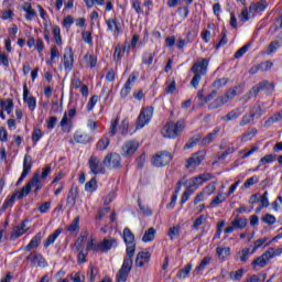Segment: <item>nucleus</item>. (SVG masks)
Masks as SVG:
<instances>
[{"instance_id": "de8ad7c7", "label": "nucleus", "mask_w": 282, "mask_h": 282, "mask_svg": "<svg viewBox=\"0 0 282 282\" xmlns=\"http://www.w3.org/2000/svg\"><path fill=\"white\" fill-rule=\"evenodd\" d=\"M53 36L57 45L63 43V39L61 37V28L58 25L53 26Z\"/></svg>"}, {"instance_id": "2f4dec72", "label": "nucleus", "mask_w": 282, "mask_h": 282, "mask_svg": "<svg viewBox=\"0 0 282 282\" xmlns=\"http://www.w3.org/2000/svg\"><path fill=\"white\" fill-rule=\"evenodd\" d=\"M191 270H193V264L188 263L186 264L183 269H181L176 276L177 279H186V276H188V274H191Z\"/></svg>"}, {"instance_id": "7ed1b4c3", "label": "nucleus", "mask_w": 282, "mask_h": 282, "mask_svg": "<svg viewBox=\"0 0 282 282\" xmlns=\"http://www.w3.org/2000/svg\"><path fill=\"white\" fill-rule=\"evenodd\" d=\"M265 113V108L261 102H256L250 109L249 113L242 116L239 124L240 127H246V124H252L254 120H259L261 116Z\"/></svg>"}, {"instance_id": "864d4df0", "label": "nucleus", "mask_w": 282, "mask_h": 282, "mask_svg": "<svg viewBox=\"0 0 282 282\" xmlns=\"http://www.w3.org/2000/svg\"><path fill=\"white\" fill-rule=\"evenodd\" d=\"M235 96H237V88H230L225 95H223V98H225V101L228 102L229 100H232Z\"/></svg>"}, {"instance_id": "39448f33", "label": "nucleus", "mask_w": 282, "mask_h": 282, "mask_svg": "<svg viewBox=\"0 0 282 282\" xmlns=\"http://www.w3.org/2000/svg\"><path fill=\"white\" fill-rule=\"evenodd\" d=\"M132 268H133V258H129L126 256L121 268L119 269V271L116 274V281L117 282H127V279H129V273L131 272Z\"/></svg>"}, {"instance_id": "72a5a7b5", "label": "nucleus", "mask_w": 282, "mask_h": 282, "mask_svg": "<svg viewBox=\"0 0 282 282\" xmlns=\"http://www.w3.org/2000/svg\"><path fill=\"white\" fill-rule=\"evenodd\" d=\"M281 113L276 112L264 122V127H272V124H276V122H281Z\"/></svg>"}, {"instance_id": "393cba45", "label": "nucleus", "mask_w": 282, "mask_h": 282, "mask_svg": "<svg viewBox=\"0 0 282 282\" xmlns=\"http://www.w3.org/2000/svg\"><path fill=\"white\" fill-rule=\"evenodd\" d=\"M61 232H63V229L57 228L53 234H51L44 241V248H50V246H52V243H54L56 239H58Z\"/></svg>"}, {"instance_id": "bb28decb", "label": "nucleus", "mask_w": 282, "mask_h": 282, "mask_svg": "<svg viewBox=\"0 0 282 282\" xmlns=\"http://www.w3.org/2000/svg\"><path fill=\"white\" fill-rule=\"evenodd\" d=\"M43 239V235L41 232H37L29 242V246L24 248L28 252L32 250L33 248H39V243H41V240Z\"/></svg>"}, {"instance_id": "cd10ccee", "label": "nucleus", "mask_w": 282, "mask_h": 282, "mask_svg": "<svg viewBox=\"0 0 282 282\" xmlns=\"http://www.w3.org/2000/svg\"><path fill=\"white\" fill-rule=\"evenodd\" d=\"M22 10L26 12V14L24 15L26 21H32L34 17H36V11L32 9V4L30 2H24Z\"/></svg>"}, {"instance_id": "1a4fd4ad", "label": "nucleus", "mask_w": 282, "mask_h": 282, "mask_svg": "<svg viewBox=\"0 0 282 282\" xmlns=\"http://www.w3.org/2000/svg\"><path fill=\"white\" fill-rule=\"evenodd\" d=\"M206 154L202 151L193 153L191 158L187 159V162L185 164L186 169H188L189 171H195V169H197V166H199V164L204 162Z\"/></svg>"}, {"instance_id": "473e14b6", "label": "nucleus", "mask_w": 282, "mask_h": 282, "mask_svg": "<svg viewBox=\"0 0 282 282\" xmlns=\"http://www.w3.org/2000/svg\"><path fill=\"white\" fill-rule=\"evenodd\" d=\"M227 101L224 96L217 97L212 104H209V109H219V107H224Z\"/></svg>"}, {"instance_id": "4d7b16f0", "label": "nucleus", "mask_w": 282, "mask_h": 282, "mask_svg": "<svg viewBox=\"0 0 282 282\" xmlns=\"http://www.w3.org/2000/svg\"><path fill=\"white\" fill-rule=\"evenodd\" d=\"M82 39L85 43H87L88 45H94V39L91 37V32L89 31H84L82 33Z\"/></svg>"}, {"instance_id": "8fccbe9b", "label": "nucleus", "mask_w": 282, "mask_h": 282, "mask_svg": "<svg viewBox=\"0 0 282 282\" xmlns=\"http://www.w3.org/2000/svg\"><path fill=\"white\" fill-rule=\"evenodd\" d=\"M207 265H210V257H205V258L200 261L199 265H197V267L195 268V271H196V272H202V270H205V268H206Z\"/></svg>"}, {"instance_id": "9b49d317", "label": "nucleus", "mask_w": 282, "mask_h": 282, "mask_svg": "<svg viewBox=\"0 0 282 282\" xmlns=\"http://www.w3.org/2000/svg\"><path fill=\"white\" fill-rule=\"evenodd\" d=\"M112 248H118V239L106 237L102 241L98 242L97 250H99V252H109Z\"/></svg>"}, {"instance_id": "603ef678", "label": "nucleus", "mask_w": 282, "mask_h": 282, "mask_svg": "<svg viewBox=\"0 0 282 282\" xmlns=\"http://www.w3.org/2000/svg\"><path fill=\"white\" fill-rule=\"evenodd\" d=\"M238 256L240 261H242V263H246V261H248V257H250V248L242 249L238 252Z\"/></svg>"}, {"instance_id": "f03ea898", "label": "nucleus", "mask_w": 282, "mask_h": 282, "mask_svg": "<svg viewBox=\"0 0 282 282\" xmlns=\"http://www.w3.org/2000/svg\"><path fill=\"white\" fill-rule=\"evenodd\" d=\"M186 129V122L180 119L176 123L173 121H167L161 130L163 138H169L170 140H175L182 131Z\"/></svg>"}, {"instance_id": "680f3d73", "label": "nucleus", "mask_w": 282, "mask_h": 282, "mask_svg": "<svg viewBox=\"0 0 282 282\" xmlns=\"http://www.w3.org/2000/svg\"><path fill=\"white\" fill-rule=\"evenodd\" d=\"M226 85H228V78H220L213 83L215 89H221V87H226Z\"/></svg>"}, {"instance_id": "09e8293b", "label": "nucleus", "mask_w": 282, "mask_h": 282, "mask_svg": "<svg viewBox=\"0 0 282 282\" xmlns=\"http://www.w3.org/2000/svg\"><path fill=\"white\" fill-rule=\"evenodd\" d=\"M119 131L121 133V135H127V133H129V120L128 119H123L119 126Z\"/></svg>"}, {"instance_id": "4be33fe9", "label": "nucleus", "mask_w": 282, "mask_h": 282, "mask_svg": "<svg viewBox=\"0 0 282 282\" xmlns=\"http://www.w3.org/2000/svg\"><path fill=\"white\" fill-rule=\"evenodd\" d=\"M25 224H28V220L22 221L20 225L13 228L11 234L12 239H19V237L25 235V231L28 230V226Z\"/></svg>"}, {"instance_id": "9d476101", "label": "nucleus", "mask_w": 282, "mask_h": 282, "mask_svg": "<svg viewBox=\"0 0 282 282\" xmlns=\"http://www.w3.org/2000/svg\"><path fill=\"white\" fill-rule=\"evenodd\" d=\"M88 165L93 175H105V163L100 162L96 156H90Z\"/></svg>"}, {"instance_id": "f8f14e48", "label": "nucleus", "mask_w": 282, "mask_h": 282, "mask_svg": "<svg viewBox=\"0 0 282 282\" xmlns=\"http://www.w3.org/2000/svg\"><path fill=\"white\" fill-rule=\"evenodd\" d=\"M140 143L135 140L126 141L122 145L121 155H123V158H131V155L138 151Z\"/></svg>"}, {"instance_id": "c756f323", "label": "nucleus", "mask_w": 282, "mask_h": 282, "mask_svg": "<svg viewBox=\"0 0 282 282\" xmlns=\"http://www.w3.org/2000/svg\"><path fill=\"white\" fill-rule=\"evenodd\" d=\"M217 133H219V129L213 130V132H209L205 138H203V140L200 141V144H203V147L210 144V142H213V140L217 138Z\"/></svg>"}, {"instance_id": "dca6fc26", "label": "nucleus", "mask_w": 282, "mask_h": 282, "mask_svg": "<svg viewBox=\"0 0 282 282\" xmlns=\"http://www.w3.org/2000/svg\"><path fill=\"white\" fill-rule=\"evenodd\" d=\"M208 180H210V174H200V175L189 180L188 187L192 191H195L198 186H202V184H204V182H208Z\"/></svg>"}, {"instance_id": "0eeeda50", "label": "nucleus", "mask_w": 282, "mask_h": 282, "mask_svg": "<svg viewBox=\"0 0 282 282\" xmlns=\"http://www.w3.org/2000/svg\"><path fill=\"white\" fill-rule=\"evenodd\" d=\"M276 256V251H274V248H269L264 253H262L260 257L254 259L251 262L252 268H265L271 259H274Z\"/></svg>"}, {"instance_id": "5fc2aeb1", "label": "nucleus", "mask_w": 282, "mask_h": 282, "mask_svg": "<svg viewBox=\"0 0 282 282\" xmlns=\"http://www.w3.org/2000/svg\"><path fill=\"white\" fill-rule=\"evenodd\" d=\"M279 47H281V42L280 41H273L269 44L268 46V54H274V52H276V50H279Z\"/></svg>"}, {"instance_id": "b1692460", "label": "nucleus", "mask_w": 282, "mask_h": 282, "mask_svg": "<svg viewBox=\"0 0 282 282\" xmlns=\"http://www.w3.org/2000/svg\"><path fill=\"white\" fill-rule=\"evenodd\" d=\"M78 197V187H70L67 198H66V204L68 206H76V198Z\"/></svg>"}, {"instance_id": "7c9ffc66", "label": "nucleus", "mask_w": 282, "mask_h": 282, "mask_svg": "<svg viewBox=\"0 0 282 282\" xmlns=\"http://www.w3.org/2000/svg\"><path fill=\"white\" fill-rule=\"evenodd\" d=\"M68 232H78L80 230V217L74 218L72 224L67 227Z\"/></svg>"}, {"instance_id": "58836bf2", "label": "nucleus", "mask_w": 282, "mask_h": 282, "mask_svg": "<svg viewBox=\"0 0 282 282\" xmlns=\"http://www.w3.org/2000/svg\"><path fill=\"white\" fill-rule=\"evenodd\" d=\"M202 140V134H196L192 137L187 143L184 145V149H193Z\"/></svg>"}, {"instance_id": "69168bd1", "label": "nucleus", "mask_w": 282, "mask_h": 282, "mask_svg": "<svg viewBox=\"0 0 282 282\" xmlns=\"http://www.w3.org/2000/svg\"><path fill=\"white\" fill-rule=\"evenodd\" d=\"M24 102H26L30 111H34V109H36V98L29 97V98L24 99Z\"/></svg>"}, {"instance_id": "f257e3e1", "label": "nucleus", "mask_w": 282, "mask_h": 282, "mask_svg": "<svg viewBox=\"0 0 282 282\" xmlns=\"http://www.w3.org/2000/svg\"><path fill=\"white\" fill-rule=\"evenodd\" d=\"M191 72L194 74L191 85L194 87V89H197V87H199V83L202 82V76H206V72H208V58L198 59L193 64Z\"/></svg>"}, {"instance_id": "79ce46f5", "label": "nucleus", "mask_w": 282, "mask_h": 282, "mask_svg": "<svg viewBox=\"0 0 282 282\" xmlns=\"http://www.w3.org/2000/svg\"><path fill=\"white\" fill-rule=\"evenodd\" d=\"M242 278H243V269H238L237 271H231L229 273V279H231V281H241Z\"/></svg>"}, {"instance_id": "37998d69", "label": "nucleus", "mask_w": 282, "mask_h": 282, "mask_svg": "<svg viewBox=\"0 0 282 282\" xmlns=\"http://www.w3.org/2000/svg\"><path fill=\"white\" fill-rule=\"evenodd\" d=\"M14 199H17V193H14L13 195L9 196L3 205H2V210H8V208H10L11 206H14Z\"/></svg>"}, {"instance_id": "e433bc0d", "label": "nucleus", "mask_w": 282, "mask_h": 282, "mask_svg": "<svg viewBox=\"0 0 282 282\" xmlns=\"http://www.w3.org/2000/svg\"><path fill=\"white\" fill-rule=\"evenodd\" d=\"M111 140L107 137H102L97 143L98 151H106L107 147H109Z\"/></svg>"}, {"instance_id": "e2e57ef3", "label": "nucleus", "mask_w": 282, "mask_h": 282, "mask_svg": "<svg viewBox=\"0 0 282 282\" xmlns=\"http://www.w3.org/2000/svg\"><path fill=\"white\" fill-rule=\"evenodd\" d=\"M258 65H259L260 72H270V69H272L274 64L270 61H267Z\"/></svg>"}, {"instance_id": "c85d7f7f", "label": "nucleus", "mask_w": 282, "mask_h": 282, "mask_svg": "<svg viewBox=\"0 0 282 282\" xmlns=\"http://www.w3.org/2000/svg\"><path fill=\"white\" fill-rule=\"evenodd\" d=\"M231 226H234V228L236 230H243V228H246L248 226V219L246 218H241L239 216H237L232 221H231Z\"/></svg>"}, {"instance_id": "20e7f679", "label": "nucleus", "mask_w": 282, "mask_h": 282, "mask_svg": "<svg viewBox=\"0 0 282 282\" xmlns=\"http://www.w3.org/2000/svg\"><path fill=\"white\" fill-rule=\"evenodd\" d=\"M123 240L127 246L126 257L132 258L135 256V236L129 228L123 229Z\"/></svg>"}, {"instance_id": "a19ab883", "label": "nucleus", "mask_w": 282, "mask_h": 282, "mask_svg": "<svg viewBox=\"0 0 282 282\" xmlns=\"http://www.w3.org/2000/svg\"><path fill=\"white\" fill-rule=\"evenodd\" d=\"M274 89V87L272 86V84H269L268 80L261 82L259 83L257 86H253L252 88L256 89L257 94H259V91H263V89Z\"/></svg>"}, {"instance_id": "338daca9", "label": "nucleus", "mask_w": 282, "mask_h": 282, "mask_svg": "<svg viewBox=\"0 0 282 282\" xmlns=\"http://www.w3.org/2000/svg\"><path fill=\"white\" fill-rule=\"evenodd\" d=\"M144 65H153V53H144L142 57Z\"/></svg>"}, {"instance_id": "6e6d98bb", "label": "nucleus", "mask_w": 282, "mask_h": 282, "mask_svg": "<svg viewBox=\"0 0 282 282\" xmlns=\"http://www.w3.org/2000/svg\"><path fill=\"white\" fill-rule=\"evenodd\" d=\"M254 184H259L258 176H251L243 183V188H250V186H254Z\"/></svg>"}, {"instance_id": "412c9836", "label": "nucleus", "mask_w": 282, "mask_h": 282, "mask_svg": "<svg viewBox=\"0 0 282 282\" xmlns=\"http://www.w3.org/2000/svg\"><path fill=\"white\" fill-rule=\"evenodd\" d=\"M59 127L64 133H69L72 131V127H74V122L69 117H67V112L64 113Z\"/></svg>"}, {"instance_id": "13d9d810", "label": "nucleus", "mask_w": 282, "mask_h": 282, "mask_svg": "<svg viewBox=\"0 0 282 282\" xmlns=\"http://www.w3.org/2000/svg\"><path fill=\"white\" fill-rule=\"evenodd\" d=\"M167 235L172 241H173V239H175V237H180V226H174V227L170 228L167 231Z\"/></svg>"}, {"instance_id": "6e6552de", "label": "nucleus", "mask_w": 282, "mask_h": 282, "mask_svg": "<svg viewBox=\"0 0 282 282\" xmlns=\"http://www.w3.org/2000/svg\"><path fill=\"white\" fill-rule=\"evenodd\" d=\"M171 160H173V155L169 151H161L153 155L152 164L156 166V169H162V166H167L171 164Z\"/></svg>"}, {"instance_id": "ea45409f", "label": "nucleus", "mask_w": 282, "mask_h": 282, "mask_svg": "<svg viewBox=\"0 0 282 282\" xmlns=\"http://www.w3.org/2000/svg\"><path fill=\"white\" fill-rule=\"evenodd\" d=\"M268 279V274L265 273H258L253 274L247 279L248 282H264Z\"/></svg>"}, {"instance_id": "a878e982", "label": "nucleus", "mask_w": 282, "mask_h": 282, "mask_svg": "<svg viewBox=\"0 0 282 282\" xmlns=\"http://www.w3.org/2000/svg\"><path fill=\"white\" fill-rule=\"evenodd\" d=\"M0 107L2 111H6L7 113H11L14 109V102L12 99H0Z\"/></svg>"}, {"instance_id": "2eb2a0df", "label": "nucleus", "mask_w": 282, "mask_h": 282, "mask_svg": "<svg viewBox=\"0 0 282 282\" xmlns=\"http://www.w3.org/2000/svg\"><path fill=\"white\" fill-rule=\"evenodd\" d=\"M30 171H32V156L26 154V155H24L23 171H22L20 178L17 182V186H19V184H21V182H23V180H25L28 177V175L30 174Z\"/></svg>"}, {"instance_id": "bf43d9fd", "label": "nucleus", "mask_w": 282, "mask_h": 282, "mask_svg": "<svg viewBox=\"0 0 282 282\" xmlns=\"http://www.w3.org/2000/svg\"><path fill=\"white\" fill-rule=\"evenodd\" d=\"M191 195H193V189L189 187H186V191L183 193L181 197V206H183V204H186V202H188V198L191 197Z\"/></svg>"}, {"instance_id": "aec40b11", "label": "nucleus", "mask_w": 282, "mask_h": 282, "mask_svg": "<svg viewBox=\"0 0 282 282\" xmlns=\"http://www.w3.org/2000/svg\"><path fill=\"white\" fill-rule=\"evenodd\" d=\"M74 67V53L72 52V48L65 50L64 53V68L67 72H72V68Z\"/></svg>"}, {"instance_id": "ddd939ff", "label": "nucleus", "mask_w": 282, "mask_h": 282, "mask_svg": "<svg viewBox=\"0 0 282 282\" xmlns=\"http://www.w3.org/2000/svg\"><path fill=\"white\" fill-rule=\"evenodd\" d=\"M26 260L31 262V265L33 268H47V262L45 261V258L39 252H31L28 257Z\"/></svg>"}, {"instance_id": "774afa93", "label": "nucleus", "mask_w": 282, "mask_h": 282, "mask_svg": "<svg viewBox=\"0 0 282 282\" xmlns=\"http://www.w3.org/2000/svg\"><path fill=\"white\" fill-rule=\"evenodd\" d=\"M70 279L73 282H85V276L80 272L73 273Z\"/></svg>"}, {"instance_id": "4468645a", "label": "nucleus", "mask_w": 282, "mask_h": 282, "mask_svg": "<svg viewBox=\"0 0 282 282\" xmlns=\"http://www.w3.org/2000/svg\"><path fill=\"white\" fill-rule=\"evenodd\" d=\"M120 160V154L118 153L107 154L104 159V166H107V169H119Z\"/></svg>"}, {"instance_id": "f704fd0d", "label": "nucleus", "mask_w": 282, "mask_h": 282, "mask_svg": "<svg viewBox=\"0 0 282 282\" xmlns=\"http://www.w3.org/2000/svg\"><path fill=\"white\" fill-rule=\"evenodd\" d=\"M97 188H98V182L96 181V176L93 177L85 185V191H87V193H94Z\"/></svg>"}, {"instance_id": "0e129e2a", "label": "nucleus", "mask_w": 282, "mask_h": 282, "mask_svg": "<svg viewBox=\"0 0 282 282\" xmlns=\"http://www.w3.org/2000/svg\"><path fill=\"white\" fill-rule=\"evenodd\" d=\"M250 50V44H246L242 47H240L236 53H235V58H241L246 52Z\"/></svg>"}, {"instance_id": "a211bd4d", "label": "nucleus", "mask_w": 282, "mask_h": 282, "mask_svg": "<svg viewBox=\"0 0 282 282\" xmlns=\"http://www.w3.org/2000/svg\"><path fill=\"white\" fill-rule=\"evenodd\" d=\"M106 25L108 28V32H115V34H122V25H120L118 19L110 18L106 20Z\"/></svg>"}, {"instance_id": "c9c22d12", "label": "nucleus", "mask_w": 282, "mask_h": 282, "mask_svg": "<svg viewBox=\"0 0 282 282\" xmlns=\"http://www.w3.org/2000/svg\"><path fill=\"white\" fill-rule=\"evenodd\" d=\"M153 239H155V229L153 227H151L143 235L142 241H144V243H147L149 241H153Z\"/></svg>"}, {"instance_id": "f3484780", "label": "nucleus", "mask_w": 282, "mask_h": 282, "mask_svg": "<svg viewBox=\"0 0 282 282\" xmlns=\"http://www.w3.org/2000/svg\"><path fill=\"white\" fill-rule=\"evenodd\" d=\"M149 261H151V252L140 251L135 258V265L137 268H144Z\"/></svg>"}, {"instance_id": "052dcab7", "label": "nucleus", "mask_w": 282, "mask_h": 282, "mask_svg": "<svg viewBox=\"0 0 282 282\" xmlns=\"http://www.w3.org/2000/svg\"><path fill=\"white\" fill-rule=\"evenodd\" d=\"M257 89L251 88L243 97L242 100L245 102H248L249 100H252V98H257Z\"/></svg>"}, {"instance_id": "5701e85b", "label": "nucleus", "mask_w": 282, "mask_h": 282, "mask_svg": "<svg viewBox=\"0 0 282 282\" xmlns=\"http://www.w3.org/2000/svg\"><path fill=\"white\" fill-rule=\"evenodd\" d=\"M74 140L78 144H87V142H91V137L87 134V132L76 131L74 134Z\"/></svg>"}, {"instance_id": "423d86ee", "label": "nucleus", "mask_w": 282, "mask_h": 282, "mask_svg": "<svg viewBox=\"0 0 282 282\" xmlns=\"http://www.w3.org/2000/svg\"><path fill=\"white\" fill-rule=\"evenodd\" d=\"M151 118H153V107L142 108L139 117L137 118L135 129H144V127L151 122Z\"/></svg>"}, {"instance_id": "c03bdc74", "label": "nucleus", "mask_w": 282, "mask_h": 282, "mask_svg": "<svg viewBox=\"0 0 282 282\" xmlns=\"http://www.w3.org/2000/svg\"><path fill=\"white\" fill-rule=\"evenodd\" d=\"M84 61L87 63V65H90V68L94 69V67H96L98 59L96 57H94V55L87 53L84 56Z\"/></svg>"}, {"instance_id": "a18cd8bd", "label": "nucleus", "mask_w": 282, "mask_h": 282, "mask_svg": "<svg viewBox=\"0 0 282 282\" xmlns=\"http://www.w3.org/2000/svg\"><path fill=\"white\" fill-rule=\"evenodd\" d=\"M216 252L220 259H226V257L230 256V247H225V248L218 247L216 249Z\"/></svg>"}, {"instance_id": "4c0bfd02", "label": "nucleus", "mask_w": 282, "mask_h": 282, "mask_svg": "<svg viewBox=\"0 0 282 282\" xmlns=\"http://www.w3.org/2000/svg\"><path fill=\"white\" fill-rule=\"evenodd\" d=\"M28 184L31 186V188L32 186L36 187L43 185V183L41 182V172H36Z\"/></svg>"}, {"instance_id": "49530a36", "label": "nucleus", "mask_w": 282, "mask_h": 282, "mask_svg": "<svg viewBox=\"0 0 282 282\" xmlns=\"http://www.w3.org/2000/svg\"><path fill=\"white\" fill-rule=\"evenodd\" d=\"M224 202H226V197H224V195L221 194H218L215 198H213L209 206L210 208H215L219 206V204H224Z\"/></svg>"}, {"instance_id": "6ab92c4d", "label": "nucleus", "mask_w": 282, "mask_h": 282, "mask_svg": "<svg viewBox=\"0 0 282 282\" xmlns=\"http://www.w3.org/2000/svg\"><path fill=\"white\" fill-rule=\"evenodd\" d=\"M243 113H246V108L239 107L229 111L226 116L221 117V120H224V122H230L232 120H237V118H239V116H243Z\"/></svg>"}, {"instance_id": "3c124183", "label": "nucleus", "mask_w": 282, "mask_h": 282, "mask_svg": "<svg viewBox=\"0 0 282 282\" xmlns=\"http://www.w3.org/2000/svg\"><path fill=\"white\" fill-rule=\"evenodd\" d=\"M32 191V187L26 183L25 186L22 187L21 192L18 194V199H23V197H28Z\"/></svg>"}]
</instances>
